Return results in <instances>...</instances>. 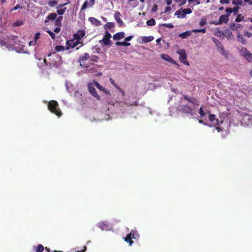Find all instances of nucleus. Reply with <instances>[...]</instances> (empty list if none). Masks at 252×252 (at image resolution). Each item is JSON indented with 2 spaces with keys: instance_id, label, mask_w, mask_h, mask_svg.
Returning <instances> with one entry per match:
<instances>
[{
  "instance_id": "ea45409f",
  "label": "nucleus",
  "mask_w": 252,
  "mask_h": 252,
  "mask_svg": "<svg viewBox=\"0 0 252 252\" xmlns=\"http://www.w3.org/2000/svg\"><path fill=\"white\" fill-rule=\"evenodd\" d=\"M198 113L200 114L201 118L204 117L206 115V113H205L204 112V110H203V109L202 107H201L199 108V109L198 110Z\"/></svg>"
},
{
  "instance_id": "13d9d810",
  "label": "nucleus",
  "mask_w": 252,
  "mask_h": 252,
  "mask_svg": "<svg viewBox=\"0 0 252 252\" xmlns=\"http://www.w3.org/2000/svg\"><path fill=\"white\" fill-rule=\"evenodd\" d=\"M244 35L248 37H251L252 36V33L249 32H246Z\"/></svg>"
},
{
  "instance_id": "37998d69",
  "label": "nucleus",
  "mask_w": 252,
  "mask_h": 252,
  "mask_svg": "<svg viewBox=\"0 0 252 252\" xmlns=\"http://www.w3.org/2000/svg\"><path fill=\"white\" fill-rule=\"evenodd\" d=\"M24 24V22L22 20H18L16 21L14 24L13 25L16 27H19L22 25H23Z\"/></svg>"
},
{
  "instance_id": "7ed1b4c3",
  "label": "nucleus",
  "mask_w": 252,
  "mask_h": 252,
  "mask_svg": "<svg viewBox=\"0 0 252 252\" xmlns=\"http://www.w3.org/2000/svg\"><path fill=\"white\" fill-rule=\"evenodd\" d=\"M177 53L179 55V59L180 61L185 65H189V63L187 61V56L186 51L183 49H180L177 51Z\"/></svg>"
},
{
  "instance_id": "58836bf2",
  "label": "nucleus",
  "mask_w": 252,
  "mask_h": 252,
  "mask_svg": "<svg viewBox=\"0 0 252 252\" xmlns=\"http://www.w3.org/2000/svg\"><path fill=\"white\" fill-rule=\"evenodd\" d=\"M114 26V24L112 22H107L104 26L105 29H111Z\"/></svg>"
},
{
  "instance_id": "864d4df0",
  "label": "nucleus",
  "mask_w": 252,
  "mask_h": 252,
  "mask_svg": "<svg viewBox=\"0 0 252 252\" xmlns=\"http://www.w3.org/2000/svg\"><path fill=\"white\" fill-rule=\"evenodd\" d=\"M109 81L110 82H111V83L117 89V87H118L119 86L115 83V81L112 79L111 78H110L109 79Z\"/></svg>"
},
{
  "instance_id": "0e129e2a",
  "label": "nucleus",
  "mask_w": 252,
  "mask_h": 252,
  "mask_svg": "<svg viewBox=\"0 0 252 252\" xmlns=\"http://www.w3.org/2000/svg\"><path fill=\"white\" fill-rule=\"evenodd\" d=\"M187 2V0H181V1H180V2H179V5L180 6L181 5H183L184 4H185Z\"/></svg>"
},
{
  "instance_id": "4be33fe9",
  "label": "nucleus",
  "mask_w": 252,
  "mask_h": 252,
  "mask_svg": "<svg viewBox=\"0 0 252 252\" xmlns=\"http://www.w3.org/2000/svg\"><path fill=\"white\" fill-rule=\"evenodd\" d=\"M191 32L188 31L183 33L179 34V36L181 38L184 39L189 36L191 35Z\"/></svg>"
},
{
  "instance_id": "c85d7f7f",
  "label": "nucleus",
  "mask_w": 252,
  "mask_h": 252,
  "mask_svg": "<svg viewBox=\"0 0 252 252\" xmlns=\"http://www.w3.org/2000/svg\"><path fill=\"white\" fill-rule=\"evenodd\" d=\"M244 57L249 62L252 63V54L250 51Z\"/></svg>"
},
{
  "instance_id": "72a5a7b5",
  "label": "nucleus",
  "mask_w": 252,
  "mask_h": 252,
  "mask_svg": "<svg viewBox=\"0 0 252 252\" xmlns=\"http://www.w3.org/2000/svg\"><path fill=\"white\" fill-rule=\"evenodd\" d=\"M244 17L241 14H238V15L237 16V17L235 19V21L236 22H241L243 20H244Z\"/></svg>"
},
{
  "instance_id": "39448f33",
  "label": "nucleus",
  "mask_w": 252,
  "mask_h": 252,
  "mask_svg": "<svg viewBox=\"0 0 252 252\" xmlns=\"http://www.w3.org/2000/svg\"><path fill=\"white\" fill-rule=\"evenodd\" d=\"M180 111L185 114H189L193 116L194 110L188 104H183L180 106Z\"/></svg>"
},
{
  "instance_id": "c756f323",
  "label": "nucleus",
  "mask_w": 252,
  "mask_h": 252,
  "mask_svg": "<svg viewBox=\"0 0 252 252\" xmlns=\"http://www.w3.org/2000/svg\"><path fill=\"white\" fill-rule=\"evenodd\" d=\"M212 40L215 43L218 49H220V48L222 45L220 42L219 41L218 39L215 38V37H212Z\"/></svg>"
},
{
  "instance_id": "a878e982",
  "label": "nucleus",
  "mask_w": 252,
  "mask_h": 252,
  "mask_svg": "<svg viewBox=\"0 0 252 252\" xmlns=\"http://www.w3.org/2000/svg\"><path fill=\"white\" fill-rule=\"evenodd\" d=\"M117 46H129L130 45V43L127 42L123 41H117L115 43Z\"/></svg>"
},
{
  "instance_id": "6ab92c4d",
  "label": "nucleus",
  "mask_w": 252,
  "mask_h": 252,
  "mask_svg": "<svg viewBox=\"0 0 252 252\" xmlns=\"http://www.w3.org/2000/svg\"><path fill=\"white\" fill-rule=\"evenodd\" d=\"M90 58L89 53H86L83 55L80 56L79 58V62H80V65L82 66L81 63H84L88 60Z\"/></svg>"
},
{
  "instance_id": "393cba45",
  "label": "nucleus",
  "mask_w": 252,
  "mask_h": 252,
  "mask_svg": "<svg viewBox=\"0 0 252 252\" xmlns=\"http://www.w3.org/2000/svg\"><path fill=\"white\" fill-rule=\"evenodd\" d=\"M183 14H182L181 18H184L186 14H189L192 12V10L190 8L184 9L182 10Z\"/></svg>"
},
{
  "instance_id": "f3484780",
  "label": "nucleus",
  "mask_w": 252,
  "mask_h": 252,
  "mask_svg": "<svg viewBox=\"0 0 252 252\" xmlns=\"http://www.w3.org/2000/svg\"><path fill=\"white\" fill-rule=\"evenodd\" d=\"M57 17V15L56 13H51L46 17L44 23H47L49 20H54L56 19Z\"/></svg>"
},
{
  "instance_id": "69168bd1",
  "label": "nucleus",
  "mask_w": 252,
  "mask_h": 252,
  "mask_svg": "<svg viewBox=\"0 0 252 252\" xmlns=\"http://www.w3.org/2000/svg\"><path fill=\"white\" fill-rule=\"evenodd\" d=\"M157 10H158V6H157V5H155L152 8V11L153 12H156L157 11Z\"/></svg>"
},
{
  "instance_id": "a19ab883",
  "label": "nucleus",
  "mask_w": 252,
  "mask_h": 252,
  "mask_svg": "<svg viewBox=\"0 0 252 252\" xmlns=\"http://www.w3.org/2000/svg\"><path fill=\"white\" fill-rule=\"evenodd\" d=\"M99 57L95 55L91 56L90 60L94 62H97Z\"/></svg>"
},
{
  "instance_id": "1a4fd4ad",
  "label": "nucleus",
  "mask_w": 252,
  "mask_h": 252,
  "mask_svg": "<svg viewBox=\"0 0 252 252\" xmlns=\"http://www.w3.org/2000/svg\"><path fill=\"white\" fill-rule=\"evenodd\" d=\"M229 20V14L222 15L220 16L218 22L214 23L216 25L221 24L223 23H227Z\"/></svg>"
},
{
  "instance_id": "a18cd8bd",
  "label": "nucleus",
  "mask_w": 252,
  "mask_h": 252,
  "mask_svg": "<svg viewBox=\"0 0 252 252\" xmlns=\"http://www.w3.org/2000/svg\"><path fill=\"white\" fill-rule=\"evenodd\" d=\"M58 3V2L56 0H51V1H49L48 2V5L50 6V7H53V6H55V5H56Z\"/></svg>"
},
{
  "instance_id": "79ce46f5",
  "label": "nucleus",
  "mask_w": 252,
  "mask_h": 252,
  "mask_svg": "<svg viewBox=\"0 0 252 252\" xmlns=\"http://www.w3.org/2000/svg\"><path fill=\"white\" fill-rule=\"evenodd\" d=\"M192 32L205 33L206 32V29L203 28V29H194L192 31Z\"/></svg>"
},
{
  "instance_id": "412c9836",
  "label": "nucleus",
  "mask_w": 252,
  "mask_h": 252,
  "mask_svg": "<svg viewBox=\"0 0 252 252\" xmlns=\"http://www.w3.org/2000/svg\"><path fill=\"white\" fill-rule=\"evenodd\" d=\"M230 28L232 30H238L242 29L243 27L240 24L232 23L230 24Z\"/></svg>"
},
{
  "instance_id": "9d476101",
  "label": "nucleus",
  "mask_w": 252,
  "mask_h": 252,
  "mask_svg": "<svg viewBox=\"0 0 252 252\" xmlns=\"http://www.w3.org/2000/svg\"><path fill=\"white\" fill-rule=\"evenodd\" d=\"M85 32L83 30H79L77 32L73 34L74 39L80 42L81 39L85 35Z\"/></svg>"
},
{
  "instance_id": "423d86ee",
  "label": "nucleus",
  "mask_w": 252,
  "mask_h": 252,
  "mask_svg": "<svg viewBox=\"0 0 252 252\" xmlns=\"http://www.w3.org/2000/svg\"><path fill=\"white\" fill-rule=\"evenodd\" d=\"M79 43L80 42L74 39V38L72 39L67 40L66 42L65 49L66 50H68L71 48H73L77 46Z\"/></svg>"
},
{
  "instance_id": "603ef678",
  "label": "nucleus",
  "mask_w": 252,
  "mask_h": 252,
  "mask_svg": "<svg viewBox=\"0 0 252 252\" xmlns=\"http://www.w3.org/2000/svg\"><path fill=\"white\" fill-rule=\"evenodd\" d=\"M239 9V6H235L232 8V12H234L235 15L237 14L238 12V10Z\"/></svg>"
},
{
  "instance_id": "f8f14e48",
  "label": "nucleus",
  "mask_w": 252,
  "mask_h": 252,
  "mask_svg": "<svg viewBox=\"0 0 252 252\" xmlns=\"http://www.w3.org/2000/svg\"><path fill=\"white\" fill-rule=\"evenodd\" d=\"M111 37V34L108 32H107L103 38V43L105 45H109L111 44V41L110 40Z\"/></svg>"
},
{
  "instance_id": "a211bd4d",
  "label": "nucleus",
  "mask_w": 252,
  "mask_h": 252,
  "mask_svg": "<svg viewBox=\"0 0 252 252\" xmlns=\"http://www.w3.org/2000/svg\"><path fill=\"white\" fill-rule=\"evenodd\" d=\"M98 226L103 231H107L109 229V225L106 222H99Z\"/></svg>"
},
{
  "instance_id": "6e6d98bb",
  "label": "nucleus",
  "mask_w": 252,
  "mask_h": 252,
  "mask_svg": "<svg viewBox=\"0 0 252 252\" xmlns=\"http://www.w3.org/2000/svg\"><path fill=\"white\" fill-rule=\"evenodd\" d=\"M117 89L122 94L123 96L125 95V91L122 89L120 87H117Z\"/></svg>"
},
{
  "instance_id": "de8ad7c7",
  "label": "nucleus",
  "mask_w": 252,
  "mask_h": 252,
  "mask_svg": "<svg viewBox=\"0 0 252 252\" xmlns=\"http://www.w3.org/2000/svg\"><path fill=\"white\" fill-rule=\"evenodd\" d=\"M182 14H183V12L181 9H180L176 11L175 15H177L179 18H181Z\"/></svg>"
},
{
  "instance_id": "5701e85b",
  "label": "nucleus",
  "mask_w": 252,
  "mask_h": 252,
  "mask_svg": "<svg viewBox=\"0 0 252 252\" xmlns=\"http://www.w3.org/2000/svg\"><path fill=\"white\" fill-rule=\"evenodd\" d=\"M142 43H148L154 40V37L153 36H143L142 38Z\"/></svg>"
},
{
  "instance_id": "4468645a",
  "label": "nucleus",
  "mask_w": 252,
  "mask_h": 252,
  "mask_svg": "<svg viewBox=\"0 0 252 252\" xmlns=\"http://www.w3.org/2000/svg\"><path fill=\"white\" fill-rule=\"evenodd\" d=\"M94 86L98 89H99V90L103 92L104 93H105L106 94H107L108 95H110V92L108 90H107L104 87H103V86L100 85L97 82L94 81Z\"/></svg>"
},
{
  "instance_id": "9b49d317",
  "label": "nucleus",
  "mask_w": 252,
  "mask_h": 252,
  "mask_svg": "<svg viewBox=\"0 0 252 252\" xmlns=\"http://www.w3.org/2000/svg\"><path fill=\"white\" fill-rule=\"evenodd\" d=\"M67 4V3L61 4L57 7L58 9L57 10V13L59 15H62L65 13V11L66 10V8L63 7L64 6H65V5H66Z\"/></svg>"
},
{
  "instance_id": "4d7b16f0",
  "label": "nucleus",
  "mask_w": 252,
  "mask_h": 252,
  "mask_svg": "<svg viewBox=\"0 0 252 252\" xmlns=\"http://www.w3.org/2000/svg\"><path fill=\"white\" fill-rule=\"evenodd\" d=\"M220 2L221 4H224V3L228 4V3H229L230 1H229V0H220Z\"/></svg>"
},
{
  "instance_id": "f704fd0d",
  "label": "nucleus",
  "mask_w": 252,
  "mask_h": 252,
  "mask_svg": "<svg viewBox=\"0 0 252 252\" xmlns=\"http://www.w3.org/2000/svg\"><path fill=\"white\" fill-rule=\"evenodd\" d=\"M218 51L222 55H224L225 57H227L228 55L227 53H225V50L222 45L220 48V49H218Z\"/></svg>"
},
{
  "instance_id": "473e14b6",
  "label": "nucleus",
  "mask_w": 252,
  "mask_h": 252,
  "mask_svg": "<svg viewBox=\"0 0 252 252\" xmlns=\"http://www.w3.org/2000/svg\"><path fill=\"white\" fill-rule=\"evenodd\" d=\"M40 35V32H37L35 33L34 36V41H31L29 42V44H31V43L32 42L33 44H35L36 40L39 38Z\"/></svg>"
},
{
  "instance_id": "5fc2aeb1",
  "label": "nucleus",
  "mask_w": 252,
  "mask_h": 252,
  "mask_svg": "<svg viewBox=\"0 0 252 252\" xmlns=\"http://www.w3.org/2000/svg\"><path fill=\"white\" fill-rule=\"evenodd\" d=\"M226 12H227L226 14H229V16L230 15V14L232 12V8L228 7L225 9Z\"/></svg>"
},
{
  "instance_id": "bb28decb",
  "label": "nucleus",
  "mask_w": 252,
  "mask_h": 252,
  "mask_svg": "<svg viewBox=\"0 0 252 252\" xmlns=\"http://www.w3.org/2000/svg\"><path fill=\"white\" fill-rule=\"evenodd\" d=\"M249 52V51H248L247 48L244 47H242L240 50V53L243 57L245 56Z\"/></svg>"
},
{
  "instance_id": "8fccbe9b",
  "label": "nucleus",
  "mask_w": 252,
  "mask_h": 252,
  "mask_svg": "<svg viewBox=\"0 0 252 252\" xmlns=\"http://www.w3.org/2000/svg\"><path fill=\"white\" fill-rule=\"evenodd\" d=\"M215 35L216 36H219V37H220L222 35H224V33H223V32L222 31H221L220 30H218L217 31L216 33H215Z\"/></svg>"
},
{
  "instance_id": "c9c22d12",
  "label": "nucleus",
  "mask_w": 252,
  "mask_h": 252,
  "mask_svg": "<svg viewBox=\"0 0 252 252\" xmlns=\"http://www.w3.org/2000/svg\"><path fill=\"white\" fill-rule=\"evenodd\" d=\"M23 7L20 5L19 4H17L15 6H14L13 8L10 9L9 10V12L10 13L12 12L13 11L16 10L18 9H22Z\"/></svg>"
},
{
  "instance_id": "6e6552de",
  "label": "nucleus",
  "mask_w": 252,
  "mask_h": 252,
  "mask_svg": "<svg viewBox=\"0 0 252 252\" xmlns=\"http://www.w3.org/2000/svg\"><path fill=\"white\" fill-rule=\"evenodd\" d=\"M183 97L189 102L191 103L194 106L199 105L198 101L195 97H190L187 95H183Z\"/></svg>"
},
{
  "instance_id": "7c9ffc66",
  "label": "nucleus",
  "mask_w": 252,
  "mask_h": 252,
  "mask_svg": "<svg viewBox=\"0 0 252 252\" xmlns=\"http://www.w3.org/2000/svg\"><path fill=\"white\" fill-rule=\"evenodd\" d=\"M44 249V247L41 244H39L37 247L34 248L35 252H42Z\"/></svg>"
},
{
  "instance_id": "3c124183",
  "label": "nucleus",
  "mask_w": 252,
  "mask_h": 252,
  "mask_svg": "<svg viewBox=\"0 0 252 252\" xmlns=\"http://www.w3.org/2000/svg\"><path fill=\"white\" fill-rule=\"evenodd\" d=\"M161 26L167 27L168 28H173V25L172 23H168V24H163L161 25Z\"/></svg>"
},
{
  "instance_id": "bf43d9fd",
  "label": "nucleus",
  "mask_w": 252,
  "mask_h": 252,
  "mask_svg": "<svg viewBox=\"0 0 252 252\" xmlns=\"http://www.w3.org/2000/svg\"><path fill=\"white\" fill-rule=\"evenodd\" d=\"M171 8L170 7V6H169L168 5V6L165 7L164 12L166 13V12H170L171 11Z\"/></svg>"
},
{
  "instance_id": "052dcab7",
  "label": "nucleus",
  "mask_w": 252,
  "mask_h": 252,
  "mask_svg": "<svg viewBox=\"0 0 252 252\" xmlns=\"http://www.w3.org/2000/svg\"><path fill=\"white\" fill-rule=\"evenodd\" d=\"M133 38V36L132 35H130V36H128L126 37L125 38V41H130L131 40V39Z\"/></svg>"
},
{
  "instance_id": "338daca9",
  "label": "nucleus",
  "mask_w": 252,
  "mask_h": 252,
  "mask_svg": "<svg viewBox=\"0 0 252 252\" xmlns=\"http://www.w3.org/2000/svg\"><path fill=\"white\" fill-rule=\"evenodd\" d=\"M95 0H90V6H92L94 4Z\"/></svg>"
},
{
  "instance_id": "e433bc0d",
  "label": "nucleus",
  "mask_w": 252,
  "mask_h": 252,
  "mask_svg": "<svg viewBox=\"0 0 252 252\" xmlns=\"http://www.w3.org/2000/svg\"><path fill=\"white\" fill-rule=\"evenodd\" d=\"M148 26H154L156 24V21L154 19H151L148 20L146 22Z\"/></svg>"
},
{
  "instance_id": "4c0bfd02",
  "label": "nucleus",
  "mask_w": 252,
  "mask_h": 252,
  "mask_svg": "<svg viewBox=\"0 0 252 252\" xmlns=\"http://www.w3.org/2000/svg\"><path fill=\"white\" fill-rule=\"evenodd\" d=\"M55 50L57 52H60L61 51H64L65 49V47L63 46L58 45L55 47Z\"/></svg>"
},
{
  "instance_id": "2f4dec72",
  "label": "nucleus",
  "mask_w": 252,
  "mask_h": 252,
  "mask_svg": "<svg viewBox=\"0 0 252 252\" xmlns=\"http://www.w3.org/2000/svg\"><path fill=\"white\" fill-rule=\"evenodd\" d=\"M232 3L233 4L235 5H243V0H232Z\"/></svg>"
},
{
  "instance_id": "774afa93",
  "label": "nucleus",
  "mask_w": 252,
  "mask_h": 252,
  "mask_svg": "<svg viewBox=\"0 0 252 252\" xmlns=\"http://www.w3.org/2000/svg\"><path fill=\"white\" fill-rule=\"evenodd\" d=\"M87 250V247L86 246H84V249L82 251H78L75 252H85Z\"/></svg>"
},
{
  "instance_id": "2eb2a0df",
  "label": "nucleus",
  "mask_w": 252,
  "mask_h": 252,
  "mask_svg": "<svg viewBox=\"0 0 252 252\" xmlns=\"http://www.w3.org/2000/svg\"><path fill=\"white\" fill-rule=\"evenodd\" d=\"M121 16V13L118 11L116 12L114 14V18L115 20L117 22L120 27L122 26L123 25V21L120 18Z\"/></svg>"
},
{
  "instance_id": "aec40b11",
  "label": "nucleus",
  "mask_w": 252,
  "mask_h": 252,
  "mask_svg": "<svg viewBox=\"0 0 252 252\" xmlns=\"http://www.w3.org/2000/svg\"><path fill=\"white\" fill-rule=\"evenodd\" d=\"M161 57L162 59L165 60V61H167L170 63H175L176 62L175 61L172 59V58L171 57H170L169 55H166V54H162L161 55Z\"/></svg>"
},
{
  "instance_id": "49530a36",
  "label": "nucleus",
  "mask_w": 252,
  "mask_h": 252,
  "mask_svg": "<svg viewBox=\"0 0 252 252\" xmlns=\"http://www.w3.org/2000/svg\"><path fill=\"white\" fill-rule=\"evenodd\" d=\"M47 32L50 35V36H51L52 39H55L56 35H55V33L54 32H52L51 31H49V30L47 31Z\"/></svg>"
},
{
  "instance_id": "c03bdc74",
  "label": "nucleus",
  "mask_w": 252,
  "mask_h": 252,
  "mask_svg": "<svg viewBox=\"0 0 252 252\" xmlns=\"http://www.w3.org/2000/svg\"><path fill=\"white\" fill-rule=\"evenodd\" d=\"M225 36L228 39H231L233 37L232 32L230 31H228L225 32Z\"/></svg>"
},
{
  "instance_id": "dca6fc26",
  "label": "nucleus",
  "mask_w": 252,
  "mask_h": 252,
  "mask_svg": "<svg viewBox=\"0 0 252 252\" xmlns=\"http://www.w3.org/2000/svg\"><path fill=\"white\" fill-rule=\"evenodd\" d=\"M125 34L124 32H119L114 34L113 38L114 40H119L125 37Z\"/></svg>"
},
{
  "instance_id": "09e8293b",
  "label": "nucleus",
  "mask_w": 252,
  "mask_h": 252,
  "mask_svg": "<svg viewBox=\"0 0 252 252\" xmlns=\"http://www.w3.org/2000/svg\"><path fill=\"white\" fill-rule=\"evenodd\" d=\"M88 2L87 0H86L84 3L83 4L81 8V11L85 10L88 6Z\"/></svg>"
},
{
  "instance_id": "f257e3e1",
  "label": "nucleus",
  "mask_w": 252,
  "mask_h": 252,
  "mask_svg": "<svg viewBox=\"0 0 252 252\" xmlns=\"http://www.w3.org/2000/svg\"><path fill=\"white\" fill-rule=\"evenodd\" d=\"M48 109L52 113L55 114L58 117L62 115V113L59 108V104L56 100H50L48 104Z\"/></svg>"
},
{
  "instance_id": "b1692460",
  "label": "nucleus",
  "mask_w": 252,
  "mask_h": 252,
  "mask_svg": "<svg viewBox=\"0 0 252 252\" xmlns=\"http://www.w3.org/2000/svg\"><path fill=\"white\" fill-rule=\"evenodd\" d=\"M63 20L62 16H59L55 19V25L58 27H61L62 25V21Z\"/></svg>"
},
{
  "instance_id": "ddd939ff",
  "label": "nucleus",
  "mask_w": 252,
  "mask_h": 252,
  "mask_svg": "<svg viewBox=\"0 0 252 252\" xmlns=\"http://www.w3.org/2000/svg\"><path fill=\"white\" fill-rule=\"evenodd\" d=\"M209 120L214 126L220 125L219 121L216 118L215 115L210 114L209 116Z\"/></svg>"
},
{
  "instance_id": "cd10ccee",
  "label": "nucleus",
  "mask_w": 252,
  "mask_h": 252,
  "mask_svg": "<svg viewBox=\"0 0 252 252\" xmlns=\"http://www.w3.org/2000/svg\"><path fill=\"white\" fill-rule=\"evenodd\" d=\"M237 38L239 41L242 43L243 44H246L247 41L241 34L239 33L237 35Z\"/></svg>"
},
{
  "instance_id": "f03ea898",
  "label": "nucleus",
  "mask_w": 252,
  "mask_h": 252,
  "mask_svg": "<svg viewBox=\"0 0 252 252\" xmlns=\"http://www.w3.org/2000/svg\"><path fill=\"white\" fill-rule=\"evenodd\" d=\"M48 57L50 58L48 60H50V61L48 62L46 59H44V62L46 65H49L50 66H56L57 65V62L54 61L56 59H59L58 56L56 54V53H49Z\"/></svg>"
},
{
  "instance_id": "0eeeda50",
  "label": "nucleus",
  "mask_w": 252,
  "mask_h": 252,
  "mask_svg": "<svg viewBox=\"0 0 252 252\" xmlns=\"http://www.w3.org/2000/svg\"><path fill=\"white\" fill-rule=\"evenodd\" d=\"M88 88L92 95L95 98H96L97 100H99L100 96L97 94L96 91L95 89L94 88L93 84L91 82L88 84Z\"/></svg>"
},
{
  "instance_id": "e2e57ef3",
  "label": "nucleus",
  "mask_w": 252,
  "mask_h": 252,
  "mask_svg": "<svg viewBox=\"0 0 252 252\" xmlns=\"http://www.w3.org/2000/svg\"><path fill=\"white\" fill-rule=\"evenodd\" d=\"M61 27H58L57 28H56L54 30V32L56 33H58L60 31H61V28H60Z\"/></svg>"
},
{
  "instance_id": "680f3d73",
  "label": "nucleus",
  "mask_w": 252,
  "mask_h": 252,
  "mask_svg": "<svg viewBox=\"0 0 252 252\" xmlns=\"http://www.w3.org/2000/svg\"><path fill=\"white\" fill-rule=\"evenodd\" d=\"M206 24V22L205 20H201L199 22V25L201 27L204 26Z\"/></svg>"
},
{
  "instance_id": "20e7f679",
  "label": "nucleus",
  "mask_w": 252,
  "mask_h": 252,
  "mask_svg": "<svg viewBox=\"0 0 252 252\" xmlns=\"http://www.w3.org/2000/svg\"><path fill=\"white\" fill-rule=\"evenodd\" d=\"M139 234L136 231L132 230L125 238V241L127 242L129 246H131L133 243V241L132 240V238L135 239L136 237H139Z\"/></svg>"
}]
</instances>
